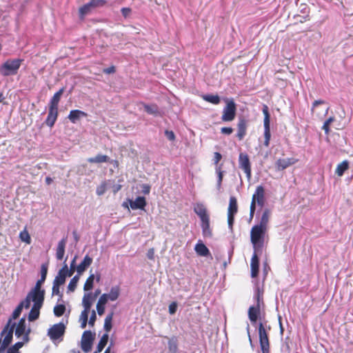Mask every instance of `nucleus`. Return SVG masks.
Segmentation results:
<instances>
[{
	"label": "nucleus",
	"instance_id": "obj_1",
	"mask_svg": "<svg viewBox=\"0 0 353 353\" xmlns=\"http://www.w3.org/2000/svg\"><path fill=\"white\" fill-rule=\"evenodd\" d=\"M194 212L199 216L201 221L203 234L205 236H212V230L210 227V216L208 210L203 203H197L194 207Z\"/></svg>",
	"mask_w": 353,
	"mask_h": 353
},
{
	"label": "nucleus",
	"instance_id": "obj_2",
	"mask_svg": "<svg viewBox=\"0 0 353 353\" xmlns=\"http://www.w3.org/2000/svg\"><path fill=\"white\" fill-rule=\"evenodd\" d=\"M267 232L268 230L255 225L251 228L250 241L254 251H259L263 248Z\"/></svg>",
	"mask_w": 353,
	"mask_h": 353
},
{
	"label": "nucleus",
	"instance_id": "obj_3",
	"mask_svg": "<svg viewBox=\"0 0 353 353\" xmlns=\"http://www.w3.org/2000/svg\"><path fill=\"white\" fill-rule=\"evenodd\" d=\"M265 203V189L262 185H258L252 195L250 207V218L253 219L256 205L263 208Z\"/></svg>",
	"mask_w": 353,
	"mask_h": 353
},
{
	"label": "nucleus",
	"instance_id": "obj_4",
	"mask_svg": "<svg viewBox=\"0 0 353 353\" xmlns=\"http://www.w3.org/2000/svg\"><path fill=\"white\" fill-rule=\"evenodd\" d=\"M23 61L21 59H8L0 66V73L3 77L15 75Z\"/></svg>",
	"mask_w": 353,
	"mask_h": 353
},
{
	"label": "nucleus",
	"instance_id": "obj_5",
	"mask_svg": "<svg viewBox=\"0 0 353 353\" xmlns=\"http://www.w3.org/2000/svg\"><path fill=\"white\" fill-rule=\"evenodd\" d=\"M225 106L223 109L221 120L223 122L232 121L236 114V105L233 99H225Z\"/></svg>",
	"mask_w": 353,
	"mask_h": 353
},
{
	"label": "nucleus",
	"instance_id": "obj_6",
	"mask_svg": "<svg viewBox=\"0 0 353 353\" xmlns=\"http://www.w3.org/2000/svg\"><path fill=\"white\" fill-rule=\"evenodd\" d=\"M268 330L270 327H265L262 323L259 325V343L262 353H270V341L268 337Z\"/></svg>",
	"mask_w": 353,
	"mask_h": 353
},
{
	"label": "nucleus",
	"instance_id": "obj_7",
	"mask_svg": "<svg viewBox=\"0 0 353 353\" xmlns=\"http://www.w3.org/2000/svg\"><path fill=\"white\" fill-rule=\"evenodd\" d=\"M14 327L15 323H11V320H8L6 325L1 331V336L4 337L3 340L1 339V345H3V347H8L11 343L13 338V332Z\"/></svg>",
	"mask_w": 353,
	"mask_h": 353
},
{
	"label": "nucleus",
	"instance_id": "obj_8",
	"mask_svg": "<svg viewBox=\"0 0 353 353\" xmlns=\"http://www.w3.org/2000/svg\"><path fill=\"white\" fill-rule=\"evenodd\" d=\"M263 113L264 115L263 126H264V142L263 145L265 147H268L270 145V141L271 139L270 132V114L269 113V109L267 105H263Z\"/></svg>",
	"mask_w": 353,
	"mask_h": 353
},
{
	"label": "nucleus",
	"instance_id": "obj_9",
	"mask_svg": "<svg viewBox=\"0 0 353 353\" xmlns=\"http://www.w3.org/2000/svg\"><path fill=\"white\" fill-rule=\"evenodd\" d=\"M94 337L95 333H92L90 330H86L83 333L81 341V347L84 352L88 353L92 350Z\"/></svg>",
	"mask_w": 353,
	"mask_h": 353
},
{
	"label": "nucleus",
	"instance_id": "obj_10",
	"mask_svg": "<svg viewBox=\"0 0 353 353\" xmlns=\"http://www.w3.org/2000/svg\"><path fill=\"white\" fill-rule=\"evenodd\" d=\"M65 326L63 323L53 325L48 331V336L52 341H56L64 335Z\"/></svg>",
	"mask_w": 353,
	"mask_h": 353
},
{
	"label": "nucleus",
	"instance_id": "obj_11",
	"mask_svg": "<svg viewBox=\"0 0 353 353\" xmlns=\"http://www.w3.org/2000/svg\"><path fill=\"white\" fill-rule=\"evenodd\" d=\"M239 163L240 168L244 171L247 178L250 179L252 176V169L248 155L246 153H240Z\"/></svg>",
	"mask_w": 353,
	"mask_h": 353
},
{
	"label": "nucleus",
	"instance_id": "obj_12",
	"mask_svg": "<svg viewBox=\"0 0 353 353\" xmlns=\"http://www.w3.org/2000/svg\"><path fill=\"white\" fill-rule=\"evenodd\" d=\"M248 125V121L243 117H241L239 119L237 123V133L236 137L238 140L241 141L244 139L247 134V129Z\"/></svg>",
	"mask_w": 353,
	"mask_h": 353
},
{
	"label": "nucleus",
	"instance_id": "obj_13",
	"mask_svg": "<svg viewBox=\"0 0 353 353\" xmlns=\"http://www.w3.org/2000/svg\"><path fill=\"white\" fill-rule=\"evenodd\" d=\"M72 272H68V268L67 264H64L61 270H59L57 275L55 276L53 283L56 285H62L65 282L67 276H71Z\"/></svg>",
	"mask_w": 353,
	"mask_h": 353
},
{
	"label": "nucleus",
	"instance_id": "obj_14",
	"mask_svg": "<svg viewBox=\"0 0 353 353\" xmlns=\"http://www.w3.org/2000/svg\"><path fill=\"white\" fill-rule=\"evenodd\" d=\"M261 310V300L259 294L256 296V304L250 306L248 310V317L252 323H256L259 316L260 315Z\"/></svg>",
	"mask_w": 353,
	"mask_h": 353
},
{
	"label": "nucleus",
	"instance_id": "obj_15",
	"mask_svg": "<svg viewBox=\"0 0 353 353\" xmlns=\"http://www.w3.org/2000/svg\"><path fill=\"white\" fill-rule=\"evenodd\" d=\"M298 161L294 158L279 159L275 163L276 169L279 171L283 170Z\"/></svg>",
	"mask_w": 353,
	"mask_h": 353
},
{
	"label": "nucleus",
	"instance_id": "obj_16",
	"mask_svg": "<svg viewBox=\"0 0 353 353\" xmlns=\"http://www.w3.org/2000/svg\"><path fill=\"white\" fill-rule=\"evenodd\" d=\"M30 330V328L26 329V323L25 318H21L17 324L15 323L14 334L16 337L20 338L21 336H25L27 332Z\"/></svg>",
	"mask_w": 353,
	"mask_h": 353
},
{
	"label": "nucleus",
	"instance_id": "obj_17",
	"mask_svg": "<svg viewBox=\"0 0 353 353\" xmlns=\"http://www.w3.org/2000/svg\"><path fill=\"white\" fill-rule=\"evenodd\" d=\"M325 101H323V100H316V101H314L313 102L312 105V109H311L312 114L315 115L319 119H321L323 116H325L327 114L328 110L330 109V108L327 107L325 110L324 114H321V113L320 110H319V106L320 105H323V104H325Z\"/></svg>",
	"mask_w": 353,
	"mask_h": 353
},
{
	"label": "nucleus",
	"instance_id": "obj_18",
	"mask_svg": "<svg viewBox=\"0 0 353 353\" xmlns=\"http://www.w3.org/2000/svg\"><path fill=\"white\" fill-rule=\"evenodd\" d=\"M257 251H254L252 259H251V276L256 278L259 274V259L256 253Z\"/></svg>",
	"mask_w": 353,
	"mask_h": 353
},
{
	"label": "nucleus",
	"instance_id": "obj_19",
	"mask_svg": "<svg viewBox=\"0 0 353 353\" xmlns=\"http://www.w3.org/2000/svg\"><path fill=\"white\" fill-rule=\"evenodd\" d=\"M30 296L31 301L34 302V305H43L44 301L45 292H34L30 291L28 294Z\"/></svg>",
	"mask_w": 353,
	"mask_h": 353
},
{
	"label": "nucleus",
	"instance_id": "obj_20",
	"mask_svg": "<svg viewBox=\"0 0 353 353\" xmlns=\"http://www.w3.org/2000/svg\"><path fill=\"white\" fill-rule=\"evenodd\" d=\"M58 115L59 111L57 108L49 107L48 117L45 121L46 125L52 128L54 125Z\"/></svg>",
	"mask_w": 353,
	"mask_h": 353
},
{
	"label": "nucleus",
	"instance_id": "obj_21",
	"mask_svg": "<svg viewBox=\"0 0 353 353\" xmlns=\"http://www.w3.org/2000/svg\"><path fill=\"white\" fill-rule=\"evenodd\" d=\"M270 214L271 211L270 209H264L261 216L259 223L258 224H256L255 225L268 230V223L270 221Z\"/></svg>",
	"mask_w": 353,
	"mask_h": 353
},
{
	"label": "nucleus",
	"instance_id": "obj_22",
	"mask_svg": "<svg viewBox=\"0 0 353 353\" xmlns=\"http://www.w3.org/2000/svg\"><path fill=\"white\" fill-rule=\"evenodd\" d=\"M92 258L89 255H85L83 260L77 267V272L79 275L82 274L85 270L92 264Z\"/></svg>",
	"mask_w": 353,
	"mask_h": 353
},
{
	"label": "nucleus",
	"instance_id": "obj_23",
	"mask_svg": "<svg viewBox=\"0 0 353 353\" xmlns=\"http://www.w3.org/2000/svg\"><path fill=\"white\" fill-rule=\"evenodd\" d=\"M64 92H65V87H62L57 92H55L50 101L49 107L58 109L59 103L61 100V97Z\"/></svg>",
	"mask_w": 353,
	"mask_h": 353
},
{
	"label": "nucleus",
	"instance_id": "obj_24",
	"mask_svg": "<svg viewBox=\"0 0 353 353\" xmlns=\"http://www.w3.org/2000/svg\"><path fill=\"white\" fill-rule=\"evenodd\" d=\"M67 243V237L63 238L58 243L57 250H56V257L57 260H62L65 254V248Z\"/></svg>",
	"mask_w": 353,
	"mask_h": 353
},
{
	"label": "nucleus",
	"instance_id": "obj_25",
	"mask_svg": "<svg viewBox=\"0 0 353 353\" xmlns=\"http://www.w3.org/2000/svg\"><path fill=\"white\" fill-rule=\"evenodd\" d=\"M146 204L145 199L143 196H138L134 201H130V205L132 210H144Z\"/></svg>",
	"mask_w": 353,
	"mask_h": 353
},
{
	"label": "nucleus",
	"instance_id": "obj_26",
	"mask_svg": "<svg viewBox=\"0 0 353 353\" xmlns=\"http://www.w3.org/2000/svg\"><path fill=\"white\" fill-rule=\"evenodd\" d=\"M87 113L80 110H72L70 112L68 115L69 120L73 123H77L82 117H86Z\"/></svg>",
	"mask_w": 353,
	"mask_h": 353
},
{
	"label": "nucleus",
	"instance_id": "obj_27",
	"mask_svg": "<svg viewBox=\"0 0 353 353\" xmlns=\"http://www.w3.org/2000/svg\"><path fill=\"white\" fill-rule=\"evenodd\" d=\"M94 300L92 293H86L84 294L82 300V304L84 307V310L90 311L92 302Z\"/></svg>",
	"mask_w": 353,
	"mask_h": 353
},
{
	"label": "nucleus",
	"instance_id": "obj_28",
	"mask_svg": "<svg viewBox=\"0 0 353 353\" xmlns=\"http://www.w3.org/2000/svg\"><path fill=\"white\" fill-rule=\"evenodd\" d=\"M88 161L90 163H101L110 162L109 157L102 154H98L94 157L88 159Z\"/></svg>",
	"mask_w": 353,
	"mask_h": 353
},
{
	"label": "nucleus",
	"instance_id": "obj_29",
	"mask_svg": "<svg viewBox=\"0 0 353 353\" xmlns=\"http://www.w3.org/2000/svg\"><path fill=\"white\" fill-rule=\"evenodd\" d=\"M194 250L199 256H207L210 254L209 249L203 243L196 244Z\"/></svg>",
	"mask_w": 353,
	"mask_h": 353
},
{
	"label": "nucleus",
	"instance_id": "obj_30",
	"mask_svg": "<svg viewBox=\"0 0 353 353\" xmlns=\"http://www.w3.org/2000/svg\"><path fill=\"white\" fill-rule=\"evenodd\" d=\"M41 308V306L33 305L28 315V320L30 321H34L39 317Z\"/></svg>",
	"mask_w": 353,
	"mask_h": 353
},
{
	"label": "nucleus",
	"instance_id": "obj_31",
	"mask_svg": "<svg viewBox=\"0 0 353 353\" xmlns=\"http://www.w3.org/2000/svg\"><path fill=\"white\" fill-rule=\"evenodd\" d=\"M238 212L237 201L234 196L230 198L229 206L228 209V214H236Z\"/></svg>",
	"mask_w": 353,
	"mask_h": 353
},
{
	"label": "nucleus",
	"instance_id": "obj_32",
	"mask_svg": "<svg viewBox=\"0 0 353 353\" xmlns=\"http://www.w3.org/2000/svg\"><path fill=\"white\" fill-rule=\"evenodd\" d=\"M349 168V162L346 160L339 163L335 170V173L339 176H341L344 172Z\"/></svg>",
	"mask_w": 353,
	"mask_h": 353
},
{
	"label": "nucleus",
	"instance_id": "obj_33",
	"mask_svg": "<svg viewBox=\"0 0 353 353\" xmlns=\"http://www.w3.org/2000/svg\"><path fill=\"white\" fill-rule=\"evenodd\" d=\"M30 332H31V330H28L26 334H25V336H23L22 337V341H21L17 342L16 343H14L11 347H12L13 348H14L17 350L19 351L20 348H21L26 343L29 342V341H30V336H30Z\"/></svg>",
	"mask_w": 353,
	"mask_h": 353
},
{
	"label": "nucleus",
	"instance_id": "obj_34",
	"mask_svg": "<svg viewBox=\"0 0 353 353\" xmlns=\"http://www.w3.org/2000/svg\"><path fill=\"white\" fill-rule=\"evenodd\" d=\"M120 295V288L119 285H115L111 288L109 294H108V296L110 301H116Z\"/></svg>",
	"mask_w": 353,
	"mask_h": 353
},
{
	"label": "nucleus",
	"instance_id": "obj_35",
	"mask_svg": "<svg viewBox=\"0 0 353 353\" xmlns=\"http://www.w3.org/2000/svg\"><path fill=\"white\" fill-rule=\"evenodd\" d=\"M92 7L90 5V2L84 4L79 9V17L81 20L84 19L86 14L90 12Z\"/></svg>",
	"mask_w": 353,
	"mask_h": 353
},
{
	"label": "nucleus",
	"instance_id": "obj_36",
	"mask_svg": "<svg viewBox=\"0 0 353 353\" xmlns=\"http://www.w3.org/2000/svg\"><path fill=\"white\" fill-rule=\"evenodd\" d=\"M202 99L210 103L218 105L220 103V97L217 94H205L202 96Z\"/></svg>",
	"mask_w": 353,
	"mask_h": 353
},
{
	"label": "nucleus",
	"instance_id": "obj_37",
	"mask_svg": "<svg viewBox=\"0 0 353 353\" xmlns=\"http://www.w3.org/2000/svg\"><path fill=\"white\" fill-rule=\"evenodd\" d=\"M143 108L145 111L150 114L157 115L159 113V108L156 104L148 105L144 103Z\"/></svg>",
	"mask_w": 353,
	"mask_h": 353
},
{
	"label": "nucleus",
	"instance_id": "obj_38",
	"mask_svg": "<svg viewBox=\"0 0 353 353\" xmlns=\"http://www.w3.org/2000/svg\"><path fill=\"white\" fill-rule=\"evenodd\" d=\"M108 338H109V336H108V334H104L101 336V338L97 345L96 351L101 352L103 350V348L105 347V345L108 343Z\"/></svg>",
	"mask_w": 353,
	"mask_h": 353
},
{
	"label": "nucleus",
	"instance_id": "obj_39",
	"mask_svg": "<svg viewBox=\"0 0 353 353\" xmlns=\"http://www.w3.org/2000/svg\"><path fill=\"white\" fill-rule=\"evenodd\" d=\"M94 279H95V276L93 274H91L88 277V279H86V281L84 283V285H83L84 291H89L92 289Z\"/></svg>",
	"mask_w": 353,
	"mask_h": 353
},
{
	"label": "nucleus",
	"instance_id": "obj_40",
	"mask_svg": "<svg viewBox=\"0 0 353 353\" xmlns=\"http://www.w3.org/2000/svg\"><path fill=\"white\" fill-rule=\"evenodd\" d=\"M335 121L334 117H330L323 123L322 130H324L325 134H329L330 132V125Z\"/></svg>",
	"mask_w": 353,
	"mask_h": 353
},
{
	"label": "nucleus",
	"instance_id": "obj_41",
	"mask_svg": "<svg viewBox=\"0 0 353 353\" xmlns=\"http://www.w3.org/2000/svg\"><path fill=\"white\" fill-rule=\"evenodd\" d=\"M89 312L90 311L83 310L81 313L79 321H81V327L83 329L87 325Z\"/></svg>",
	"mask_w": 353,
	"mask_h": 353
},
{
	"label": "nucleus",
	"instance_id": "obj_42",
	"mask_svg": "<svg viewBox=\"0 0 353 353\" xmlns=\"http://www.w3.org/2000/svg\"><path fill=\"white\" fill-rule=\"evenodd\" d=\"M215 170H216V172L218 176L217 186L219 188L221 186V183H222L223 178V171L222 170V165L216 166Z\"/></svg>",
	"mask_w": 353,
	"mask_h": 353
},
{
	"label": "nucleus",
	"instance_id": "obj_43",
	"mask_svg": "<svg viewBox=\"0 0 353 353\" xmlns=\"http://www.w3.org/2000/svg\"><path fill=\"white\" fill-rule=\"evenodd\" d=\"M65 312V306L63 304H59L54 307V314L56 316H61Z\"/></svg>",
	"mask_w": 353,
	"mask_h": 353
},
{
	"label": "nucleus",
	"instance_id": "obj_44",
	"mask_svg": "<svg viewBox=\"0 0 353 353\" xmlns=\"http://www.w3.org/2000/svg\"><path fill=\"white\" fill-rule=\"evenodd\" d=\"M113 317V313H110L108 314L105 319L104 322V329L106 332H110L112 329V321Z\"/></svg>",
	"mask_w": 353,
	"mask_h": 353
},
{
	"label": "nucleus",
	"instance_id": "obj_45",
	"mask_svg": "<svg viewBox=\"0 0 353 353\" xmlns=\"http://www.w3.org/2000/svg\"><path fill=\"white\" fill-rule=\"evenodd\" d=\"M23 307L22 305H18L17 307L15 308V310L13 311L10 318L8 320H11V323H13L12 321L14 319H17L19 317L21 312H22Z\"/></svg>",
	"mask_w": 353,
	"mask_h": 353
},
{
	"label": "nucleus",
	"instance_id": "obj_46",
	"mask_svg": "<svg viewBox=\"0 0 353 353\" xmlns=\"http://www.w3.org/2000/svg\"><path fill=\"white\" fill-rule=\"evenodd\" d=\"M168 349L171 353H177L178 345L176 339H172L169 340Z\"/></svg>",
	"mask_w": 353,
	"mask_h": 353
},
{
	"label": "nucleus",
	"instance_id": "obj_47",
	"mask_svg": "<svg viewBox=\"0 0 353 353\" xmlns=\"http://www.w3.org/2000/svg\"><path fill=\"white\" fill-rule=\"evenodd\" d=\"M19 238L22 241L28 244H30L31 243L30 236L26 230H24L20 232Z\"/></svg>",
	"mask_w": 353,
	"mask_h": 353
},
{
	"label": "nucleus",
	"instance_id": "obj_48",
	"mask_svg": "<svg viewBox=\"0 0 353 353\" xmlns=\"http://www.w3.org/2000/svg\"><path fill=\"white\" fill-rule=\"evenodd\" d=\"M79 276L76 275L70 280V281L68 284V288L70 291H71V292L74 291V290L77 287V283L79 281Z\"/></svg>",
	"mask_w": 353,
	"mask_h": 353
},
{
	"label": "nucleus",
	"instance_id": "obj_49",
	"mask_svg": "<svg viewBox=\"0 0 353 353\" xmlns=\"http://www.w3.org/2000/svg\"><path fill=\"white\" fill-rule=\"evenodd\" d=\"M89 2L92 8L103 7L107 3L106 0H90Z\"/></svg>",
	"mask_w": 353,
	"mask_h": 353
},
{
	"label": "nucleus",
	"instance_id": "obj_50",
	"mask_svg": "<svg viewBox=\"0 0 353 353\" xmlns=\"http://www.w3.org/2000/svg\"><path fill=\"white\" fill-rule=\"evenodd\" d=\"M48 263H43L41 266V278L42 280L46 281L48 274Z\"/></svg>",
	"mask_w": 353,
	"mask_h": 353
},
{
	"label": "nucleus",
	"instance_id": "obj_51",
	"mask_svg": "<svg viewBox=\"0 0 353 353\" xmlns=\"http://www.w3.org/2000/svg\"><path fill=\"white\" fill-rule=\"evenodd\" d=\"M106 191V183L103 182L97 188L96 193L99 196L103 195Z\"/></svg>",
	"mask_w": 353,
	"mask_h": 353
},
{
	"label": "nucleus",
	"instance_id": "obj_52",
	"mask_svg": "<svg viewBox=\"0 0 353 353\" xmlns=\"http://www.w3.org/2000/svg\"><path fill=\"white\" fill-rule=\"evenodd\" d=\"M30 303H31L30 296H28V294L26 298L25 299V300L22 301L19 303V305H22L23 308L25 307V308L28 309L30 306Z\"/></svg>",
	"mask_w": 353,
	"mask_h": 353
},
{
	"label": "nucleus",
	"instance_id": "obj_53",
	"mask_svg": "<svg viewBox=\"0 0 353 353\" xmlns=\"http://www.w3.org/2000/svg\"><path fill=\"white\" fill-rule=\"evenodd\" d=\"M109 300L110 299H109V298L108 296V294L105 293V294H103L100 296L97 303H99V304H101V305H105Z\"/></svg>",
	"mask_w": 353,
	"mask_h": 353
},
{
	"label": "nucleus",
	"instance_id": "obj_54",
	"mask_svg": "<svg viewBox=\"0 0 353 353\" xmlns=\"http://www.w3.org/2000/svg\"><path fill=\"white\" fill-rule=\"evenodd\" d=\"M60 286L61 285H56L55 283H53L52 289V295H59L61 296H62V294L60 292Z\"/></svg>",
	"mask_w": 353,
	"mask_h": 353
},
{
	"label": "nucleus",
	"instance_id": "obj_55",
	"mask_svg": "<svg viewBox=\"0 0 353 353\" xmlns=\"http://www.w3.org/2000/svg\"><path fill=\"white\" fill-rule=\"evenodd\" d=\"M165 134L168 140L172 141L175 140L176 137L173 131L166 130L165 131Z\"/></svg>",
	"mask_w": 353,
	"mask_h": 353
},
{
	"label": "nucleus",
	"instance_id": "obj_56",
	"mask_svg": "<svg viewBox=\"0 0 353 353\" xmlns=\"http://www.w3.org/2000/svg\"><path fill=\"white\" fill-rule=\"evenodd\" d=\"M222 159V155L221 153L218 152H216L214 153V163L218 166L219 165V161L221 160Z\"/></svg>",
	"mask_w": 353,
	"mask_h": 353
},
{
	"label": "nucleus",
	"instance_id": "obj_57",
	"mask_svg": "<svg viewBox=\"0 0 353 353\" xmlns=\"http://www.w3.org/2000/svg\"><path fill=\"white\" fill-rule=\"evenodd\" d=\"M234 130L231 127H223L221 128V132L223 134L230 135L233 132Z\"/></svg>",
	"mask_w": 353,
	"mask_h": 353
},
{
	"label": "nucleus",
	"instance_id": "obj_58",
	"mask_svg": "<svg viewBox=\"0 0 353 353\" xmlns=\"http://www.w3.org/2000/svg\"><path fill=\"white\" fill-rule=\"evenodd\" d=\"M234 221V214H228V223L229 228L232 230Z\"/></svg>",
	"mask_w": 353,
	"mask_h": 353
},
{
	"label": "nucleus",
	"instance_id": "obj_59",
	"mask_svg": "<svg viewBox=\"0 0 353 353\" xmlns=\"http://www.w3.org/2000/svg\"><path fill=\"white\" fill-rule=\"evenodd\" d=\"M177 309V304L176 302H172L169 305V312L171 314H173L176 312Z\"/></svg>",
	"mask_w": 353,
	"mask_h": 353
},
{
	"label": "nucleus",
	"instance_id": "obj_60",
	"mask_svg": "<svg viewBox=\"0 0 353 353\" xmlns=\"http://www.w3.org/2000/svg\"><path fill=\"white\" fill-rule=\"evenodd\" d=\"M97 310L98 314L99 316L103 315L105 312V305H101V304L97 303Z\"/></svg>",
	"mask_w": 353,
	"mask_h": 353
},
{
	"label": "nucleus",
	"instance_id": "obj_61",
	"mask_svg": "<svg viewBox=\"0 0 353 353\" xmlns=\"http://www.w3.org/2000/svg\"><path fill=\"white\" fill-rule=\"evenodd\" d=\"M96 313H95V311L93 310L92 312V314H91V316L90 318V320H89V325H91V326H93L94 324V322L96 321Z\"/></svg>",
	"mask_w": 353,
	"mask_h": 353
},
{
	"label": "nucleus",
	"instance_id": "obj_62",
	"mask_svg": "<svg viewBox=\"0 0 353 353\" xmlns=\"http://www.w3.org/2000/svg\"><path fill=\"white\" fill-rule=\"evenodd\" d=\"M121 13L124 17H127L131 12V9L129 8H123L121 10Z\"/></svg>",
	"mask_w": 353,
	"mask_h": 353
},
{
	"label": "nucleus",
	"instance_id": "obj_63",
	"mask_svg": "<svg viewBox=\"0 0 353 353\" xmlns=\"http://www.w3.org/2000/svg\"><path fill=\"white\" fill-rule=\"evenodd\" d=\"M103 72L105 74H112L115 72V68L114 66H110L108 68H105L103 70Z\"/></svg>",
	"mask_w": 353,
	"mask_h": 353
},
{
	"label": "nucleus",
	"instance_id": "obj_64",
	"mask_svg": "<svg viewBox=\"0 0 353 353\" xmlns=\"http://www.w3.org/2000/svg\"><path fill=\"white\" fill-rule=\"evenodd\" d=\"M6 353H20L19 351L17 350L16 349L13 348L12 347H7Z\"/></svg>",
	"mask_w": 353,
	"mask_h": 353
}]
</instances>
